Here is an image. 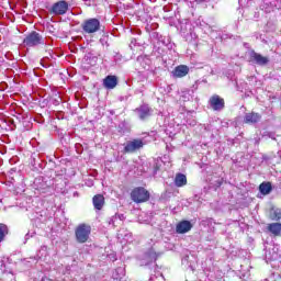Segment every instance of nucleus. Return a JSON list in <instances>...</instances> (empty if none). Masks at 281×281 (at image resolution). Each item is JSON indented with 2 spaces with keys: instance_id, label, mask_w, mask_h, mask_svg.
<instances>
[{
  "instance_id": "29",
  "label": "nucleus",
  "mask_w": 281,
  "mask_h": 281,
  "mask_svg": "<svg viewBox=\"0 0 281 281\" xmlns=\"http://www.w3.org/2000/svg\"><path fill=\"white\" fill-rule=\"evenodd\" d=\"M25 238H30V233H27V234L25 235Z\"/></svg>"
},
{
  "instance_id": "12",
  "label": "nucleus",
  "mask_w": 281,
  "mask_h": 281,
  "mask_svg": "<svg viewBox=\"0 0 281 281\" xmlns=\"http://www.w3.org/2000/svg\"><path fill=\"white\" fill-rule=\"evenodd\" d=\"M103 87L105 89H115L117 87V77L110 75L103 79Z\"/></svg>"
},
{
  "instance_id": "23",
  "label": "nucleus",
  "mask_w": 281,
  "mask_h": 281,
  "mask_svg": "<svg viewBox=\"0 0 281 281\" xmlns=\"http://www.w3.org/2000/svg\"><path fill=\"white\" fill-rule=\"evenodd\" d=\"M100 43L101 45H106V47H109V36L108 35H103L101 38H100Z\"/></svg>"
},
{
  "instance_id": "20",
  "label": "nucleus",
  "mask_w": 281,
  "mask_h": 281,
  "mask_svg": "<svg viewBox=\"0 0 281 281\" xmlns=\"http://www.w3.org/2000/svg\"><path fill=\"white\" fill-rule=\"evenodd\" d=\"M271 221H281V209H272L270 211Z\"/></svg>"
},
{
  "instance_id": "15",
  "label": "nucleus",
  "mask_w": 281,
  "mask_h": 281,
  "mask_svg": "<svg viewBox=\"0 0 281 281\" xmlns=\"http://www.w3.org/2000/svg\"><path fill=\"white\" fill-rule=\"evenodd\" d=\"M92 203L94 205V210H102L104 207V195L97 194L92 199Z\"/></svg>"
},
{
  "instance_id": "21",
  "label": "nucleus",
  "mask_w": 281,
  "mask_h": 281,
  "mask_svg": "<svg viewBox=\"0 0 281 281\" xmlns=\"http://www.w3.org/2000/svg\"><path fill=\"white\" fill-rule=\"evenodd\" d=\"M124 276H125V272H124V268H122V267L116 268L112 274L114 280H122V278H124Z\"/></svg>"
},
{
  "instance_id": "14",
  "label": "nucleus",
  "mask_w": 281,
  "mask_h": 281,
  "mask_svg": "<svg viewBox=\"0 0 281 281\" xmlns=\"http://www.w3.org/2000/svg\"><path fill=\"white\" fill-rule=\"evenodd\" d=\"M175 186L177 188H183V186H188V178L183 173H177L175 178Z\"/></svg>"
},
{
  "instance_id": "4",
  "label": "nucleus",
  "mask_w": 281,
  "mask_h": 281,
  "mask_svg": "<svg viewBox=\"0 0 281 281\" xmlns=\"http://www.w3.org/2000/svg\"><path fill=\"white\" fill-rule=\"evenodd\" d=\"M131 199L134 203H146L150 199V193L145 188L138 187L131 192Z\"/></svg>"
},
{
  "instance_id": "5",
  "label": "nucleus",
  "mask_w": 281,
  "mask_h": 281,
  "mask_svg": "<svg viewBox=\"0 0 281 281\" xmlns=\"http://www.w3.org/2000/svg\"><path fill=\"white\" fill-rule=\"evenodd\" d=\"M142 148H144V140L135 138L132 140H127L124 144L123 153L132 155L133 153H137V150H142Z\"/></svg>"
},
{
  "instance_id": "26",
  "label": "nucleus",
  "mask_w": 281,
  "mask_h": 281,
  "mask_svg": "<svg viewBox=\"0 0 281 281\" xmlns=\"http://www.w3.org/2000/svg\"><path fill=\"white\" fill-rule=\"evenodd\" d=\"M47 30H48V32L50 33V34H54V25H48L47 26Z\"/></svg>"
},
{
  "instance_id": "31",
  "label": "nucleus",
  "mask_w": 281,
  "mask_h": 281,
  "mask_svg": "<svg viewBox=\"0 0 281 281\" xmlns=\"http://www.w3.org/2000/svg\"><path fill=\"white\" fill-rule=\"evenodd\" d=\"M86 59L89 60V56H86Z\"/></svg>"
},
{
  "instance_id": "18",
  "label": "nucleus",
  "mask_w": 281,
  "mask_h": 281,
  "mask_svg": "<svg viewBox=\"0 0 281 281\" xmlns=\"http://www.w3.org/2000/svg\"><path fill=\"white\" fill-rule=\"evenodd\" d=\"M117 132L120 135H126V133H131V127H128V124L126 122H122L117 126Z\"/></svg>"
},
{
  "instance_id": "27",
  "label": "nucleus",
  "mask_w": 281,
  "mask_h": 281,
  "mask_svg": "<svg viewBox=\"0 0 281 281\" xmlns=\"http://www.w3.org/2000/svg\"><path fill=\"white\" fill-rule=\"evenodd\" d=\"M196 3H203L205 0H194Z\"/></svg>"
},
{
  "instance_id": "2",
  "label": "nucleus",
  "mask_w": 281,
  "mask_h": 281,
  "mask_svg": "<svg viewBox=\"0 0 281 281\" xmlns=\"http://www.w3.org/2000/svg\"><path fill=\"white\" fill-rule=\"evenodd\" d=\"M23 45L25 47H38V45H45V38L43 35H41V33L32 31L23 40Z\"/></svg>"
},
{
  "instance_id": "32",
  "label": "nucleus",
  "mask_w": 281,
  "mask_h": 281,
  "mask_svg": "<svg viewBox=\"0 0 281 281\" xmlns=\"http://www.w3.org/2000/svg\"><path fill=\"white\" fill-rule=\"evenodd\" d=\"M149 281H153V278H150Z\"/></svg>"
},
{
  "instance_id": "11",
  "label": "nucleus",
  "mask_w": 281,
  "mask_h": 281,
  "mask_svg": "<svg viewBox=\"0 0 281 281\" xmlns=\"http://www.w3.org/2000/svg\"><path fill=\"white\" fill-rule=\"evenodd\" d=\"M190 72V68L186 65H180L172 71L175 78H186V75Z\"/></svg>"
},
{
  "instance_id": "24",
  "label": "nucleus",
  "mask_w": 281,
  "mask_h": 281,
  "mask_svg": "<svg viewBox=\"0 0 281 281\" xmlns=\"http://www.w3.org/2000/svg\"><path fill=\"white\" fill-rule=\"evenodd\" d=\"M115 221H117V215H114L108 220V225H115Z\"/></svg>"
},
{
  "instance_id": "10",
  "label": "nucleus",
  "mask_w": 281,
  "mask_h": 281,
  "mask_svg": "<svg viewBox=\"0 0 281 281\" xmlns=\"http://www.w3.org/2000/svg\"><path fill=\"white\" fill-rule=\"evenodd\" d=\"M190 229H192V223L190 221H182L176 227L177 234H188Z\"/></svg>"
},
{
  "instance_id": "16",
  "label": "nucleus",
  "mask_w": 281,
  "mask_h": 281,
  "mask_svg": "<svg viewBox=\"0 0 281 281\" xmlns=\"http://www.w3.org/2000/svg\"><path fill=\"white\" fill-rule=\"evenodd\" d=\"M267 229H268V232H270V234H272V236H280V234H281V223L268 224Z\"/></svg>"
},
{
  "instance_id": "1",
  "label": "nucleus",
  "mask_w": 281,
  "mask_h": 281,
  "mask_svg": "<svg viewBox=\"0 0 281 281\" xmlns=\"http://www.w3.org/2000/svg\"><path fill=\"white\" fill-rule=\"evenodd\" d=\"M81 30L83 34H97L102 30V22L98 18H89L81 23Z\"/></svg>"
},
{
  "instance_id": "3",
  "label": "nucleus",
  "mask_w": 281,
  "mask_h": 281,
  "mask_svg": "<svg viewBox=\"0 0 281 281\" xmlns=\"http://www.w3.org/2000/svg\"><path fill=\"white\" fill-rule=\"evenodd\" d=\"M75 236L77 243L85 244L91 236V226L89 224H80L75 229Z\"/></svg>"
},
{
  "instance_id": "30",
  "label": "nucleus",
  "mask_w": 281,
  "mask_h": 281,
  "mask_svg": "<svg viewBox=\"0 0 281 281\" xmlns=\"http://www.w3.org/2000/svg\"><path fill=\"white\" fill-rule=\"evenodd\" d=\"M74 196H78V192H75V193H74Z\"/></svg>"
},
{
  "instance_id": "25",
  "label": "nucleus",
  "mask_w": 281,
  "mask_h": 281,
  "mask_svg": "<svg viewBox=\"0 0 281 281\" xmlns=\"http://www.w3.org/2000/svg\"><path fill=\"white\" fill-rule=\"evenodd\" d=\"M43 254H47V247L46 246H42L40 254L37 255L38 258H41L43 256Z\"/></svg>"
},
{
  "instance_id": "22",
  "label": "nucleus",
  "mask_w": 281,
  "mask_h": 281,
  "mask_svg": "<svg viewBox=\"0 0 281 281\" xmlns=\"http://www.w3.org/2000/svg\"><path fill=\"white\" fill-rule=\"evenodd\" d=\"M8 225L0 223V243H3L5 240V236L8 235Z\"/></svg>"
},
{
  "instance_id": "8",
  "label": "nucleus",
  "mask_w": 281,
  "mask_h": 281,
  "mask_svg": "<svg viewBox=\"0 0 281 281\" xmlns=\"http://www.w3.org/2000/svg\"><path fill=\"white\" fill-rule=\"evenodd\" d=\"M250 56V63H255V65H259L260 67H265V65L269 64V59L261 54L256 53L255 50H251L249 53Z\"/></svg>"
},
{
  "instance_id": "6",
  "label": "nucleus",
  "mask_w": 281,
  "mask_h": 281,
  "mask_svg": "<svg viewBox=\"0 0 281 281\" xmlns=\"http://www.w3.org/2000/svg\"><path fill=\"white\" fill-rule=\"evenodd\" d=\"M68 11L69 3L65 0L55 2L49 10L50 14H54L55 16H63Z\"/></svg>"
},
{
  "instance_id": "9",
  "label": "nucleus",
  "mask_w": 281,
  "mask_h": 281,
  "mask_svg": "<svg viewBox=\"0 0 281 281\" xmlns=\"http://www.w3.org/2000/svg\"><path fill=\"white\" fill-rule=\"evenodd\" d=\"M136 113L139 117V120H148L150 115H153V109L148 106V104H143L139 108L136 109Z\"/></svg>"
},
{
  "instance_id": "19",
  "label": "nucleus",
  "mask_w": 281,
  "mask_h": 281,
  "mask_svg": "<svg viewBox=\"0 0 281 281\" xmlns=\"http://www.w3.org/2000/svg\"><path fill=\"white\" fill-rule=\"evenodd\" d=\"M145 258L148 262H155L157 260V252L151 248L145 254Z\"/></svg>"
},
{
  "instance_id": "13",
  "label": "nucleus",
  "mask_w": 281,
  "mask_h": 281,
  "mask_svg": "<svg viewBox=\"0 0 281 281\" xmlns=\"http://www.w3.org/2000/svg\"><path fill=\"white\" fill-rule=\"evenodd\" d=\"M261 119L262 116L260 114L251 112L245 115L244 122L246 124H258Z\"/></svg>"
},
{
  "instance_id": "7",
  "label": "nucleus",
  "mask_w": 281,
  "mask_h": 281,
  "mask_svg": "<svg viewBox=\"0 0 281 281\" xmlns=\"http://www.w3.org/2000/svg\"><path fill=\"white\" fill-rule=\"evenodd\" d=\"M209 104L213 111H223L225 109V99L218 94H213L209 100Z\"/></svg>"
},
{
  "instance_id": "28",
  "label": "nucleus",
  "mask_w": 281,
  "mask_h": 281,
  "mask_svg": "<svg viewBox=\"0 0 281 281\" xmlns=\"http://www.w3.org/2000/svg\"><path fill=\"white\" fill-rule=\"evenodd\" d=\"M142 60H144V57L140 56V57L137 58L138 63L142 61Z\"/></svg>"
},
{
  "instance_id": "17",
  "label": "nucleus",
  "mask_w": 281,
  "mask_h": 281,
  "mask_svg": "<svg viewBox=\"0 0 281 281\" xmlns=\"http://www.w3.org/2000/svg\"><path fill=\"white\" fill-rule=\"evenodd\" d=\"M272 190H273V187L271 186V182H262L259 186V192H261L263 196H267V194H271Z\"/></svg>"
}]
</instances>
